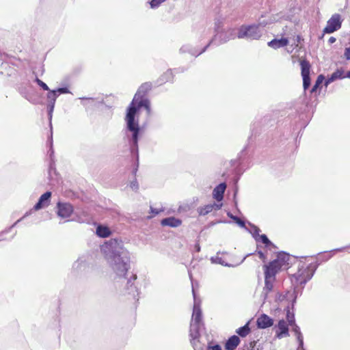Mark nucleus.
<instances>
[{
  "label": "nucleus",
  "instance_id": "obj_39",
  "mask_svg": "<svg viewBox=\"0 0 350 350\" xmlns=\"http://www.w3.org/2000/svg\"><path fill=\"white\" fill-rule=\"evenodd\" d=\"M233 220L241 228L245 227V223L243 221L240 219L239 217L233 218Z\"/></svg>",
  "mask_w": 350,
  "mask_h": 350
},
{
  "label": "nucleus",
  "instance_id": "obj_51",
  "mask_svg": "<svg viewBox=\"0 0 350 350\" xmlns=\"http://www.w3.org/2000/svg\"><path fill=\"white\" fill-rule=\"evenodd\" d=\"M79 263V261H78V262H75V266L76 265H78Z\"/></svg>",
  "mask_w": 350,
  "mask_h": 350
},
{
  "label": "nucleus",
  "instance_id": "obj_28",
  "mask_svg": "<svg viewBox=\"0 0 350 350\" xmlns=\"http://www.w3.org/2000/svg\"><path fill=\"white\" fill-rule=\"evenodd\" d=\"M291 306L288 304L285 308L286 310V319L289 325H292L295 323L294 314L291 312Z\"/></svg>",
  "mask_w": 350,
  "mask_h": 350
},
{
  "label": "nucleus",
  "instance_id": "obj_14",
  "mask_svg": "<svg viewBox=\"0 0 350 350\" xmlns=\"http://www.w3.org/2000/svg\"><path fill=\"white\" fill-rule=\"evenodd\" d=\"M257 326L260 329H265L273 325V321L267 314H261L257 319Z\"/></svg>",
  "mask_w": 350,
  "mask_h": 350
},
{
  "label": "nucleus",
  "instance_id": "obj_50",
  "mask_svg": "<svg viewBox=\"0 0 350 350\" xmlns=\"http://www.w3.org/2000/svg\"><path fill=\"white\" fill-rule=\"evenodd\" d=\"M21 219H22L17 220V221H16V222L13 225V226H15V225H16L18 222H19Z\"/></svg>",
  "mask_w": 350,
  "mask_h": 350
},
{
  "label": "nucleus",
  "instance_id": "obj_23",
  "mask_svg": "<svg viewBox=\"0 0 350 350\" xmlns=\"http://www.w3.org/2000/svg\"><path fill=\"white\" fill-rule=\"evenodd\" d=\"M161 224L163 226H168L170 227H178L181 224V221L173 217H167L161 221Z\"/></svg>",
  "mask_w": 350,
  "mask_h": 350
},
{
  "label": "nucleus",
  "instance_id": "obj_52",
  "mask_svg": "<svg viewBox=\"0 0 350 350\" xmlns=\"http://www.w3.org/2000/svg\"><path fill=\"white\" fill-rule=\"evenodd\" d=\"M342 250L341 249H337L336 250V251H341Z\"/></svg>",
  "mask_w": 350,
  "mask_h": 350
},
{
  "label": "nucleus",
  "instance_id": "obj_15",
  "mask_svg": "<svg viewBox=\"0 0 350 350\" xmlns=\"http://www.w3.org/2000/svg\"><path fill=\"white\" fill-rule=\"evenodd\" d=\"M222 204H216L213 203L210 204L205 205L204 206H200L198 208V213L200 215H206L209 213L212 212L213 210H219L221 208Z\"/></svg>",
  "mask_w": 350,
  "mask_h": 350
},
{
  "label": "nucleus",
  "instance_id": "obj_24",
  "mask_svg": "<svg viewBox=\"0 0 350 350\" xmlns=\"http://www.w3.org/2000/svg\"><path fill=\"white\" fill-rule=\"evenodd\" d=\"M343 76V72L342 70H336L334 73L332 74V75L326 80L325 81V86H327L329 83H332L335 80L338 79H342L344 78Z\"/></svg>",
  "mask_w": 350,
  "mask_h": 350
},
{
  "label": "nucleus",
  "instance_id": "obj_26",
  "mask_svg": "<svg viewBox=\"0 0 350 350\" xmlns=\"http://www.w3.org/2000/svg\"><path fill=\"white\" fill-rule=\"evenodd\" d=\"M249 323L250 322H247L244 326L237 329L236 333L241 337H245L250 332Z\"/></svg>",
  "mask_w": 350,
  "mask_h": 350
},
{
  "label": "nucleus",
  "instance_id": "obj_45",
  "mask_svg": "<svg viewBox=\"0 0 350 350\" xmlns=\"http://www.w3.org/2000/svg\"><path fill=\"white\" fill-rule=\"evenodd\" d=\"M203 33H204L206 35L210 33L209 29H206L205 28L203 30Z\"/></svg>",
  "mask_w": 350,
  "mask_h": 350
},
{
  "label": "nucleus",
  "instance_id": "obj_10",
  "mask_svg": "<svg viewBox=\"0 0 350 350\" xmlns=\"http://www.w3.org/2000/svg\"><path fill=\"white\" fill-rule=\"evenodd\" d=\"M57 207V215L63 219L68 218L74 211L73 206L67 202H58Z\"/></svg>",
  "mask_w": 350,
  "mask_h": 350
},
{
  "label": "nucleus",
  "instance_id": "obj_18",
  "mask_svg": "<svg viewBox=\"0 0 350 350\" xmlns=\"http://www.w3.org/2000/svg\"><path fill=\"white\" fill-rule=\"evenodd\" d=\"M276 21H277L276 16H270V15L262 16L259 18L258 23L256 25L262 30L263 27H266L267 25L273 23Z\"/></svg>",
  "mask_w": 350,
  "mask_h": 350
},
{
  "label": "nucleus",
  "instance_id": "obj_8",
  "mask_svg": "<svg viewBox=\"0 0 350 350\" xmlns=\"http://www.w3.org/2000/svg\"><path fill=\"white\" fill-rule=\"evenodd\" d=\"M295 300L296 295L295 291H288L285 294L278 293L275 297V301L282 304L285 308L288 304L293 308Z\"/></svg>",
  "mask_w": 350,
  "mask_h": 350
},
{
  "label": "nucleus",
  "instance_id": "obj_16",
  "mask_svg": "<svg viewBox=\"0 0 350 350\" xmlns=\"http://www.w3.org/2000/svg\"><path fill=\"white\" fill-rule=\"evenodd\" d=\"M211 261L214 264H219L225 267H234V265L228 263L226 256L222 253L218 252L215 256L211 258Z\"/></svg>",
  "mask_w": 350,
  "mask_h": 350
},
{
  "label": "nucleus",
  "instance_id": "obj_29",
  "mask_svg": "<svg viewBox=\"0 0 350 350\" xmlns=\"http://www.w3.org/2000/svg\"><path fill=\"white\" fill-rule=\"evenodd\" d=\"M57 96L58 94H57V91L49 90V92L47 94L48 103H55Z\"/></svg>",
  "mask_w": 350,
  "mask_h": 350
},
{
  "label": "nucleus",
  "instance_id": "obj_2",
  "mask_svg": "<svg viewBox=\"0 0 350 350\" xmlns=\"http://www.w3.org/2000/svg\"><path fill=\"white\" fill-rule=\"evenodd\" d=\"M149 88L148 84L142 85L134 96V98L126 110L124 118L126 129L131 133V141L133 148L137 149L138 136L140 131L139 125V111L144 107L149 113L150 103L148 100L144 99L143 95Z\"/></svg>",
  "mask_w": 350,
  "mask_h": 350
},
{
  "label": "nucleus",
  "instance_id": "obj_6",
  "mask_svg": "<svg viewBox=\"0 0 350 350\" xmlns=\"http://www.w3.org/2000/svg\"><path fill=\"white\" fill-rule=\"evenodd\" d=\"M341 16L338 14H334L327 21V25L323 29V32L325 33H332L341 27L342 24Z\"/></svg>",
  "mask_w": 350,
  "mask_h": 350
},
{
  "label": "nucleus",
  "instance_id": "obj_21",
  "mask_svg": "<svg viewBox=\"0 0 350 350\" xmlns=\"http://www.w3.org/2000/svg\"><path fill=\"white\" fill-rule=\"evenodd\" d=\"M240 343V338L237 336H231L226 342V350H234Z\"/></svg>",
  "mask_w": 350,
  "mask_h": 350
},
{
  "label": "nucleus",
  "instance_id": "obj_12",
  "mask_svg": "<svg viewBox=\"0 0 350 350\" xmlns=\"http://www.w3.org/2000/svg\"><path fill=\"white\" fill-rule=\"evenodd\" d=\"M288 323L284 319L279 321L278 325L275 326V336L282 339L289 336Z\"/></svg>",
  "mask_w": 350,
  "mask_h": 350
},
{
  "label": "nucleus",
  "instance_id": "obj_35",
  "mask_svg": "<svg viewBox=\"0 0 350 350\" xmlns=\"http://www.w3.org/2000/svg\"><path fill=\"white\" fill-rule=\"evenodd\" d=\"M129 187L133 190V191H137L139 188V185H138V183L137 182L136 180H133L132 181H131L130 184H129Z\"/></svg>",
  "mask_w": 350,
  "mask_h": 350
},
{
  "label": "nucleus",
  "instance_id": "obj_37",
  "mask_svg": "<svg viewBox=\"0 0 350 350\" xmlns=\"http://www.w3.org/2000/svg\"><path fill=\"white\" fill-rule=\"evenodd\" d=\"M55 91H57V94H58V95L60 94L70 93V91L67 88H58L57 90H56Z\"/></svg>",
  "mask_w": 350,
  "mask_h": 350
},
{
  "label": "nucleus",
  "instance_id": "obj_7",
  "mask_svg": "<svg viewBox=\"0 0 350 350\" xmlns=\"http://www.w3.org/2000/svg\"><path fill=\"white\" fill-rule=\"evenodd\" d=\"M192 292L193 295V314L192 318L191 321V324H196L201 325V320H202V312L200 309V302L197 299L195 291L194 286L192 283Z\"/></svg>",
  "mask_w": 350,
  "mask_h": 350
},
{
  "label": "nucleus",
  "instance_id": "obj_34",
  "mask_svg": "<svg viewBox=\"0 0 350 350\" xmlns=\"http://www.w3.org/2000/svg\"><path fill=\"white\" fill-rule=\"evenodd\" d=\"M259 232H260V229L256 227H254V231L252 232V235L257 242L259 241L258 238H259V236L261 235L259 234Z\"/></svg>",
  "mask_w": 350,
  "mask_h": 350
},
{
  "label": "nucleus",
  "instance_id": "obj_32",
  "mask_svg": "<svg viewBox=\"0 0 350 350\" xmlns=\"http://www.w3.org/2000/svg\"><path fill=\"white\" fill-rule=\"evenodd\" d=\"M324 80V77L323 75H319L318 77H317V79L316 81V83L314 84V85L313 86L311 92H314L317 90V89L318 88V87L319 86L320 84H321L323 83Z\"/></svg>",
  "mask_w": 350,
  "mask_h": 350
},
{
  "label": "nucleus",
  "instance_id": "obj_43",
  "mask_svg": "<svg viewBox=\"0 0 350 350\" xmlns=\"http://www.w3.org/2000/svg\"><path fill=\"white\" fill-rule=\"evenodd\" d=\"M328 42L330 43V44H332L334 42H336V38L334 37H330Z\"/></svg>",
  "mask_w": 350,
  "mask_h": 350
},
{
  "label": "nucleus",
  "instance_id": "obj_40",
  "mask_svg": "<svg viewBox=\"0 0 350 350\" xmlns=\"http://www.w3.org/2000/svg\"><path fill=\"white\" fill-rule=\"evenodd\" d=\"M208 350H222V349L219 345H215L208 346Z\"/></svg>",
  "mask_w": 350,
  "mask_h": 350
},
{
  "label": "nucleus",
  "instance_id": "obj_31",
  "mask_svg": "<svg viewBox=\"0 0 350 350\" xmlns=\"http://www.w3.org/2000/svg\"><path fill=\"white\" fill-rule=\"evenodd\" d=\"M167 0H152L150 1V8L155 9L159 8L161 3L166 1Z\"/></svg>",
  "mask_w": 350,
  "mask_h": 350
},
{
  "label": "nucleus",
  "instance_id": "obj_4",
  "mask_svg": "<svg viewBox=\"0 0 350 350\" xmlns=\"http://www.w3.org/2000/svg\"><path fill=\"white\" fill-rule=\"evenodd\" d=\"M291 256L289 254L281 252L277 255L276 259L271 262L268 265H265L264 268L267 269H271L274 273H278L282 269L288 268Z\"/></svg>",
  "mask_w": 350,
  "mask_h": 350
},
{
  "label": "nucleus",
  "instance_id": "obj_36",
  "mask_svg": "<svg viewBox=\"0 0 350 350\" xmlns=\"http://www.w3.org/2000/svg\"><path fill=\"white\" fill-rule=\"evenodd\" d=\"M54 107H55V103H48L47 108H48L49 116L50 119H51V118H52V113L53 111Z\"/></svg>",
  "mask_w": 350,
  "mask_h": 350
},
{
  "label": "nucleus",
  "instance_id": "obj_27",
  "mask_svg": "<svg viewBox=\"0 0 350 350\" xmlns=\"http://www.w3.org/2000/svg\"><path fill=\"white\" fill-rule=\"evenodd\" d=\"M291 326H293V331L295 332L297 339L299 342V345L303 346V337L299 326L295 323Z\"/></svg>",
  "mask_w": 350,
  "mask_h": 350
},
{
  "label": "nucleus",
  "instance_id": "obj_20",
  "mask_svg": "<svg viewBox=\"0 0 350 350\" xmlns=\"http://www.w3.org/2000/svg\"><path fill=\"white\" fill-rule=\"evenodd\" d=\"M288 44V40L287 38H281L278 39H273L271 41L268 42V46L274 49H278L281 47H284Z\"/></svg>",
  "mask_w": 350,
  "mask_h": 350
},
{
  "label": "nucleus",
  "instance_id": "obj_41",
  "mask_svg": "<svg viewBox=\"0 0 350 350\" xmlns=\"http://www.w3.org/2000/svg\"><path fill=\"white\" fill-rule=\"evenodd\" d=\"M344 55L347 59L350 60V47L345 49Z\"/></svg>",
  "mask_w": 350,
  "mask_h": 350
},
{
  "label": "nucleus",
  "instance_id": "obj_33",
  "mask_svg": "<svg viewBox=\"0 0 350 350\" xmlns=\"http://www.w3.org/2000/svg\"><path fill=\"white\" fill-rule=\"evenodd\" d=\"M303 78V86L304 90H306L308 88L310 84V76L309 77H302Z\"/></svg>",
  "mask_w": 350,
  "mask_h": 350
},
{
  "label": "nucleus",
  "instance_id": "obj_19",
  "mask_svg": "<svg viewBox=\"0 0 350 350\" xmlns=\"http://www.w3.org/2000/svg\"><path fill=\"white\" fill-rule=\"evenodd\" d=\"M226 188V185L225 183H220L217 185L213 191V198L217 201H221L224 198V193Z\"/></svg>",
  "mask_w": 350,
  "mask_h": 350
},
{
  "label": "nucleus",
  "instance_id": "obj_3",
  "mask_svg": "<svg viewBox=\"0 0 350 350\" xmlns=\"http://www.w3.org/2000/svg\"><path fill=\"white\" fill-rule=\"evenodd\" d=\"M262 35V30L256 25H242L238 29L237 37L250 40H258Z\"/></svg>",
  "mask_w": 350,
  "mask_h": 350
},
{
  "label": "nucleus",
  "instance_id": "obj_48",
  "mask_svg": "<svg viewBox=\"0 0 350 350\" xmlns=\"http://www.w3.org/2000/svg\"><path fill=\"white\" fill-rule=\"evenodd\" d=\"M346 77L350 78V71L347 72Z\"/></svg>",
  "mask_w": 350,
  "mask_h": 350
},
{
  "label": "nucleus",
  "instance_id": "obj_38",
  "mask_svg": "<svg viewBox=\"0 0 350 350\" xmlns=\"http://www.w3.org/2000/svg\"><path fill=\"white\" fill-rule=\"evenodd\" d=\"M36 81H37L38 84L42 88H43L44 90H49L48 85L45 83H44L43 81H42L41 80H40L38 79H37Z\"/></svg>",
  "mask_w": 350,
  "mask_h": 350
},
{
  "label": "nucleus",
  "instance_id": "obj_47",
  "mask_svg": "<svg viewBox=\"0 0 350 350\" xmlns=\"http://www.w3.org/2000/svg\"><path fill=\"white\" fill-rule=\"evenodd\" d=\"M29 214H30V211H29V212H27V213L25 214V215H24V217H25L28 216Z\"/></svg>",
  "mask_w": 350,
  "mask_h": 350
},
{
  "label": "nucleus",
  "instance_id": "obj_30",
  "mask_svg": "<svg viewBox=\"0 0 350 350\" xmlns=\"http://www.w3.org/2000/svg\"><path fill=\"white\" fill-rule=\"evenodd\" d=\"M258 239V242H262L263 244H265L266 247H271V246H273L272 243L269 240V239L265 234H261L260 236H259Z\"/></svg>",
  "mask_w": 350,
  "mask_h": 350
},
{
  "label": "nucleus",
  "instance_id": "obj_44",
  "mask_svg": "<svg viewBox=\"0 0 350 350\" xmlns=\"http://www.w3.org/2000/svg\"><path fill=\"white\" fill-rule=\"evenodd\" d=\"M227 215H228V216L229 217H230V218H231V219H233V218H237V217L234 216V215H232L230 213H228V214H227Z\"/></svg>",
  "mask_w": 350,
  "mask_h": 350
},
{
  "label": "nucleus",
  "instance_id": "obj_49",
  "mask_svg": "<svg viewBox=\"0 0 350 350\" xmlns=\"http://www.w3.org/2000/svg\"><path fill=\"white\" fill-rule=\"evenodd\" d=\"M211 42H212V41H211V42H209V44H208L205 47V49H203L202 52H203V51H205V49H206V47H207V46H208L211 43Z\"/></svg>",
  "mask_w": 350,
  "mask_h": 350
},
{
  "label": "nucleus",
  "instance_id": "obj_5",
  "mask_svg": "<svg viewBox=\"0 0 350 350\" xmlns=\"http://www.w3.org/2000/svg\"><path fill=\"white\" fill-rule=\"evenodd\" d=\"M314 272L313 266L306 267L304 264H300L297 272L293 275V279L297 284H304L312 278Z\"/></svg>",
  "mask_w": 350,
  "mask_h": 350
},
{
  "label": "nucleus",
  "instance_id": "obj_17",
  "mask_svg": "<svg viewBox=\"0 0 350 350\" xmlns=\"http://www.w3.org/2000/svg\"><path fill=\"white\" fill-rule=\"evenodd\" d=\"M236 38V32L234 29H229L223 31L219 35V44H224L228 41L234 39Z\"/></svg>",
  "mask_w": 350,
  "mask_h": 350
},
{
  "label": "nucleus",
  "instance_id": "obj_1",
  "mask_svg": "<svg viewBox=\"0 0 350 350\" xmlns=\"http://www.w3.org/2000/svg\"><path fill=\"white\" fill-rule=\"evenodd\" d=\"M108 265L120 278H124L129 269L130 254L120 240L111 239L101 247Z\"/></svg>",
  "mask_w": 350,
  "mask_h": 350
},
{
  "label": "nucleus",
  "instance_id": "obj_25",
  "mask_svg": "<svg viewBox=\"0 0 350 350\" xmlns=\"http://www.w3.org/2000/svg\"><path fill=\"white\" fill-rule=\"evenodd\" d=\"M300 66L301 68V76L309 77L310 76V65L308 61L301 60L300 62Z\"/></svg>",
  "mask_w": 350,
  "mask_h": 350
},
{
  "label": "nucleus",
  "instance_id": "obj_9",
  "mask_svg": "<svg viewBox=\"0 0 350 350\" xmlns=\"http://www.w3.org/2000/svg\"><path fill=\"white\" fill-rule=\"evenodd\" d=\"M200 327V325H196V324L190 325V330H189L190 342L195 350H196V349L199 347V345H200V334L199 332Z\"/></svg>",
  "mask_w": 350,
  "mask_h": 350
},
{
  "label": "nucleus",
  "instance_id": "obj_42",
  "mask_svg": "<svg viewBox=\"0 0 350 350\" xmlns=\"http://www.w3.org/2000/svg\"><path fill=\"white\" fill-rule=\"evenodd\" d=\"M258 255H259V257H260L261 259H262V260H265V254H264V253H263V252H260H260H258Z\"/></svg>",
  "mask_w": 350,
  "mask_h": 350
},
{
  "label": "nucleus",
  "instance_id": "obj_22",
  "mask_svg": "<svg viewBox=\"0 0 350 350\" xmlns=\"http://www.w3.org/2000/svg\"><path fill=\"white\" fill-rule=\"evenodd\" d=\"M96 234L103 238L108 237L111 235V230L106 226L98 225L96 228Z\"/></svg>",
  "mask_w": 350,
  "mask_h": 350
},
{
  "label": "nucleus",
  "instance_id": "obj_11",
  "mask_svg": "<svg viewBox=\"0 0 350 350\" xmlns=\"http://www.w3.org/2000/svg\"><path fill=\"white\" fill-rule=\"evenodd\" d=\"M265 269V287L263 289L264 293L267 295L269 292H270L273 286V282L275 281V273H274L271 269Z\"/></svg>",
  "mask_w": 350,
  "mask_h": 350
},
{
  "label": "nucleus",
  "instance_id": "obj_13",
  "mask_svg": "<svg viewBox=\"0 0 350 350\" xmlns=\"http://www.w3.org/2000/svg\"><path fill=\"white\" fill-rule=\"evenodd\" d=\"M51 197V192L47 191L42 194L38 202L33 207L35 211H38L41 208H45L49 206L50 203V199Z\"/></svg>",
  "mask_w": 350,
  "mask_h": 350
},
{
  "label": "nucleus",
  "instance_id": "obj_46",
  "mask_svg": "<svg viewBox=\"0 0 350 350\" xmlns=\"http://www.w3.org/2000/svg\"><path fill=\"white\" fill-rule=\"evenodd\" d=\"M186 46H183L181 49H180V51H183V52H186Z\"/></svg>",
  "mask_w": 350,
  "mask_h": 350
}]
</instances>
